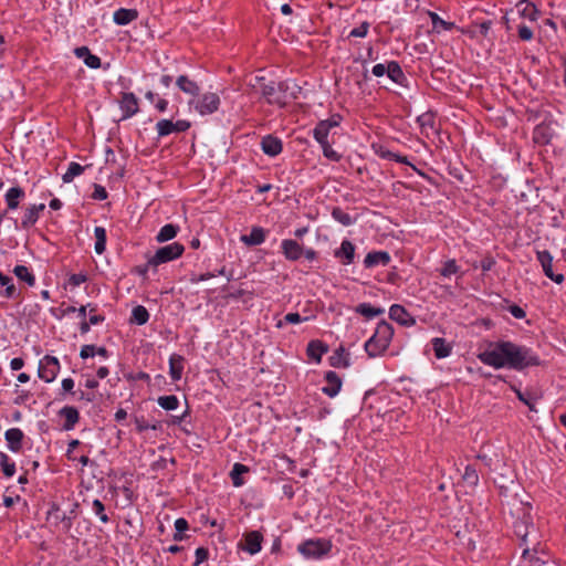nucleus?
Listing matches in <instances>:
<instances>
[{
  "mask_svg": "<svg viewBox=\"0 0 566 566\" xmlns=\"http://www.w3.org/2000/svg\"><path fill=\"white\" fill-rule=\"evenodd\" d=\"M119 108L123 112L122 119H127L138 113V98L134 93H123L119 101Z\"/></svg>",
  "mask_w": 566,
  "mask_h": 566,
  "instance_id": "9b49d317",
  "label": "nucleus"
},
{
  "mask_svg": "<svg viewBox=\"0 0 566 566\" xmlns=\"http://www.w3.org/2000/svg\"><path fill=\"white\" fill-rule=\"evenodd\" d=\"M332 217L335 221H337L344 227L352 226L356 221V218L352 217L349 213H347L340 208H334L332 211Z\"/></svg>",
  "mask_w": 566,
  "mask_h": 566,
  "instance_id": "f704fd0d",
  "label": "nucleus"
},
{
  "mask_svg": "<svg viewBox=\"0 0 566 566\" xmlns=\"http://www.w3.org/2000/svg\"><path fill=\"white\" fill-rule=\"evenodd\" d=\"M248 471H249V469L244 464L235 463L233 465L230 475L232 479V483L235 488L243 485L244 481L241 479V475L243 473H247Z\"/></svg>",
  "mask_w": 566,
  "mask_h": 566,
  "instance_id": "ea45409f",
  "label": "nucleus"
},
{
  "mask_svg": "<svg viewBox=\"0 0 566 566\" xmlns=\"http://www.w3.org/2000/svg\"><path fill=\"white\" fill-rule=\"evenodd\" d=\"M391 256L386 251H371L367 253L364 259V265L366 269H371L378 265L386 266L389 264Z\"/></svg>",
  "mask_w": 566,
  "mask_h": 566,
  "instance_id": "6ab92c4d",
  "label": "nucleus"
},
{
  "mask_svg": "<svg viewBox=\"0 0 566 566\" xmlns=\"http://www.w3.org/2000/svg\"><path fill=\"white\" fill-rule=\"evenodd\" d=\"M24 197V191L20 187H11L8 189L4 199L8 206V209L15 210L19 207V200Z\"/></svg>",
  "mask_w": 566,
  "mask_h": 566,
  "instance_id": "cd10ccee",
  "label": "nucleus"
},
{
  "mask_svg": "<svg viewBox=\"0 0 566 566\" xmlns=\"http://www.w3.org/2000/svg\"><path fill=\"white\" fill-rule=\"evenodd\" d=\"M92 511L102 523H107L109 521L107 514L105 513V506L99 500L96 499L92 502Z\"/></svg>",
  "mask_w": 566,
  "mask_h": 566,
  "instance_id": "a18cd8bd",
  "label": "nucleus"
},
{
  "mask_svg": "<svg viewBox=\"0 0 566 566\" xmlns=\"http://www.w3.org/2000/svg\"><path fill=\"white\" fill-rule=\"evenodd\" d=\"M184 357L177 354H172L169 357V375L175 381L180 380L184 371Z\"/></svg>",
  "mask_w": 566,
  "mask_h": 566,
  "instance_id": "a878e982",
  "label": "nucleus"
},
{
  "mask_svg": "<svg viewBox=\"0 0 566 566\" xmlns=\"http://www.w3.org/2000/svg\"><path fill=\"white\" fill-rule=\"evenodd\" d=\"M307 317H302L298 313H287L284 316V322L289 324H298L302 322H306Z\"/></svg>",
  "mask_w": 566,
  "mask_h": 566,
  "instance_id": "5fc2aeb1",
  "label": "nucleus"
},
{
  "mask_svg": "<svg viewBox=\"0 0 566 566\" xmlns=\"http://www.w3.org/2000/svg\"><path fill=\"white\" fill-rule=\"evenodd\" d=\"M340 124V117L334 115L327 119L319 120L313 129V137L318 144L329 143L332 132Z\"/></svg>",
  "mask_w": 566,
  "mask_h": 566,
  "instance_id": "1a4fd4ad",
  "label": "nucleus"
},
{
  "mask_svg": "<svg viewBox=\"0 0 566 566\" xmlns=\"http://www.w3.org/2000/svg\"><path fill=\"white\" fill-rule=\"evenodd\" d=\"M537 260L541 263L542 269L547 277L558 284L564 281L563 274H555L553 272V256L548 251H538Z\"/></svg>",
  "mask_w": 566,
  "mask_h": 566,
  "instance_id": "f8f14e48",
  "label": "nucleus"
},
{
  "mask_svg": "<svg viewBox=\"0 0 566 566\" xmlns=\"http://www.w3.org/2000/svg\"><path fill=\"white\" fill-rule=\"evenodd\" d=\"M476 357L482 364L494 369L522 370L539 365L538 356L531 348L509 340L489 342Z\"/></svg>",
  "mask_w": 566,
  "mask_h": 566,
  "instance_id": "f257e3e1",
  "label": "nucleus"
},
{
  "mask_svg": "<svg viewBox=\"0 0 566 566\" xmlns=\"http://www.w3.org/2000/svg\"><path fill=\"white\" fill-rule=\"evenodd\" d=\"M138 17L135 9L119 8L113 14V20L117 25H127Z\"/></svg>",
  "mask_w": 566,
  "mask_h": 566,
  "instance_id": "5701e85b",
  "label": "nucleus"
},
{
  "mask_svg": "<svg viewBox=\"0 0 566 566\" xmlns=\"http://www.w3.org/2000/svg\"><path fill=\"white\" fill-rule=\"evenodd\" d=\"M368 30H369V23L365 21L360 25L354 28L349 32V36L365 38L368 33Z\"/></svg>",
  "mask_w": 566,
  "mask_h": 566,
  "instance_id": "603ef678",
  "label": "nucleus"
},
{
  "mask_svg": "<svg viewBox=\"0 0 566 566\" xmlns=\"http://www.w3.org/2000/svg\"><path fill=\"white\" fill-rule=\"evenodd\" d=\"M264 83H265L264 77H262V76H255V77H253V78L250 81L249 85L251 86V88H252L255 93H259V94H260V93H261V87H262V85H263Z\"/></svg>",
  "mask_w": 566,
  "mask_h": 566,
  "instance_id": "bf43d9fd",
  "label": "nucleus"
},
{
  "mask_svg": "<svg viewBox=\"0 0 566 566\" xmlns=\"http://www.w3.org/2000/svg\"><path fill=\"white\" fill-rule=\"evenodd\" d=\"M135 423H136V429L139 431V432H143V431H146V430H156L157 429V426L155 424H149L146 420L144 419H136L135 420Z\"/></svg>",
  "mask_w": 566,
  "mask_h": 566,
  "instance_id": "680f3d73",
  "label": "nucleus"
},
{
  "mask_svg": "<svg viewBox=\"0 0 566 566\" xmlns=\"http://www.w3.org/2000/svg\"><path fill=\"white\" fill-rule=\"evenodd\" d=\"M289 88L287 82H265L261 87V96L266 99L269 104L284 106L286 103V91Z\"/></svg>",
  "mask_w": 566,
  "mask_h": 566,
  "instance_id": "423d86ee",
  "label": "nucleus"
},
{
  "mask_svg": "<svg viewBox=\"0 0 566 566\" xmlns=\"http://www.w3.org/2000/svg\"><path fill=\"white\" fill-rule=\"evenodd\" d=\"M178 226L172 223L165 224L156 235L158 242H166L174 239L178 233Z\"/></svg>",
  "mask_w": 566,
  "mask_h": 566,
  "instance_id": "2f4dec72",
  "label": "nucleus"
},
{
  "mask_svg": "<svg viewBox=\"0 0 566 566\" xmlns=\"http://www.w3.org/2000/svg\"><path fill=\"white\" fill-rule=\"evenodd\" d=\"M263 536L259 531H251L244 535L243 551L250 555L258 554L262 548Z\"/></svg>",
  "mask_w": 566,
  "mask_h": 566,
  "instance_id": "a211bd4d",
  "label": "nucleus"
},
{
  "mask_svg": "<svg viewBox=\"0 0 566 566\" xmlns=\"http://www.w3.org/2000/svg\"><path fill=\"white\" fill-rule=\"evenodd\" d=\"M432 349L434 352V356L438 359L446 358L451 355L452 347L449 345L444 338L434 337L431 340Z\"/></svg>",
  "mask_w": 566,
  "mask_h": 566,
  "instance_id": "bb28decb",
  "label": "nucleus"
},
{
  "mask_svg": "<svg viewBox=\"0 0 566 566\" xmlns=\"http://www.w3.org/2000/svg\"><path fill=\"white\" fill-rule=\"evenodd\" d=\"M92 198L95 200H105L107 198L106 189L103 186L95 184Z\"/></svg>",
  "mask_w": 566,
  "mask_h": 566,
  "instance_id": "6e6d98bb",
  "label": "nucleus"
},
{
  "mask_svg": "<svg viewBox=\"0 0 566 566\" xmlns=\"http://www.w3.org/2000/svg\"><path fill=\"white\" fill-rule=\"evenodd\" d=\"M387 76L395 83L399 85H403L405 81L407 80L406 75L403 74L400 65L396 61H390L387 64Z\"/></svg>",
  "mask_w": 566,
  "mask_h": 566,
  "instance_id": "c85d7f7f",
  "label": "nucleus"
},
{
  "mask_svg": "<svg viewBox=\"0 0 566 566\" xmlns=\"http://www.w3.org/2000/svg\"><path fill=\"white\" fill-rule=\"evenodd\" d=\"M326 352L327 348L318 340H313L307 346L308 356L317 363L321 361L323 354Z\"/></svg>",
  "mask_w": 566,
  "mask_h": 566,
  "instance_id": "72a5a7b5",
  "label": "nucleus"
},
{
  "mask_svg": "<svg viewBox=\"0 0 566 566\" xmlns=\"http://www.w3.org/2000/svg\"><path fill=\"white\" fill-rule=\"evenodd\" d=\"M0 285L4 286V291L2 292V296L6 298H17L19 296V292L15 285L12 282L10 276L4 275L0 272Z\"/></svg>",
  "mask_w": 566,
  "mask_h": 566,
  "instance_id": "c756f323",
  "label": "nucleus"
},
{
  "mask_svg": "<svg viewBox=\"0 0 566 566\" xmlns=\"http://www.w3.org/2000/svg\"><path fill=\"white\" fill-rule=\"evenodd\" d=\"M158 405L165 410H175L179 406V400L176 396H161L157 400Z\"/></svg>",
  "mask_w": 566,
  "mask_h": 566,
  "instance_id": "37998d69",
  "label": "nucleus"
},
{
  "mask_svg": "<svg viewBox=\"0 0 566 566\" xmlns=\"http://www.w3.org/2000/svg\"><path fill=\"white\" fill-rule=\"evenodd\" d=\"M1 467L6 476H13L15 472V463L4 453L1 454Z\"/></svg>",
  "mask_w": 566,
  "mask_h": 566,
  "instance_id": "de8ad7c7",
  "label": "nucleus"
},
{
  "mask_svg": "<svg viewBox=\"0 0 566 566\" xmlns=\"http://www.w3.org/2000/svg\"><path fill=\"white\" fill-rule=\"evenodd\" d=\"M459 272V266L457 265L455 260H448L444 262L443 266L440 270V274L444 277H450L453 274Z\"/></svg>",
  "mask_w": 566,
  "mask_h": 566,
  "instance_id": "09e8293b",
  "label": "nucleus"
},
{
  "mask_svg": "<svg viewBox=\"0 0 566 566\" xmlns=\"http://www.w3.org/2000/svg\"><path fill=\"white\" fill-rule=\"evenodd\" d=\"M184 245L174 242L159 248L156 253L148 260V265L157 266L159 264L172 261L184 253Z\"/></svg>",
  "mask_w": 566,
  "mask_h": 566,
  "instance_id": "0eeeda50",
  "label": "nucleus"
},
{
  "mask_svg": "<svg viewBox=\"0 0 566 566\" xmlns=\"http://www.w3.org/2000/svg\"><path fill=\"white\" fill-rule=\"evenodd\" d=\"M87 280V276L83 273H76L72 274L69 279V282L73 286H80L82 283H84Z\"/></svg>",
  "mask_w": 566,
  "mask_h": 566,
  "instance_id": "0e129e2a",
  "label": "nucleus"
},
{
  "mask_svg": "<svg viewBox=\"0 0 566 566\" xmlns=\"http://www.w3.org/2000/svg\"><path fill=\"white\" fill-rule=\"evenodd\" d=\"M281 249H282V253L283 255L289 260V261H297L300 258L303 256V248L302 245L295 241V240H292V239H284L282 242H281Z\"/></svg>",
  "mask_w": 566,
  "mask_h": 566,
  "instance_id": "2eb2a0df",
  "label": "nucleus"
},
{
  "mask_svg": "<svg viewBox=\"0 0 566 566\" xmlns=\"http://www.w3.org/2000/svg\"><path fill=\"white\" fill-rule=\"evenodd\" d=\"M176 85L179 87L180 91H182L185 94L193 96V98L199 95V85L186 75L178 76Z\"/></svg>",
  "mask_w": 566,
  "mask_h": 566,
  "instance_id": "b1692460",
  "label": "nucleus"
},
{
  "mask_svg": "<svg viewBox=\"0 0 566 566\" xmlns=\"http://www.w3.org/2000/svg\"><path fill=\"white\" fill-rule=\"evenodd\" d=\"M518 36L524 41H530L533 38V31L526 25H520Z\"/></svg>",
  "mask_w": 566,
  "mask_h": 566,
  "instance_id": "69168bd1",
  "label": "nucleus"
},
{
  "mask_svg": "<svg viewBox=\"0 0 566 566\" xmlns=\"http://www.w3.org/2000/svg\"><path fill=\"white\" fill-rule=\"evenodd\" d=\"M266 231L261 227H253L249 234H242L240 237L241 242L245 245L254 247L260 245L265 241Z\"/></svg>",
  "mask_w": 566,
  "mask_h": 566,
  "instance_id": "412c9836",
  "label": "nucleus"
},
{
  "mask_svg": "<svg viewBox=\"0 0 566 566\" xmlns=\"http://www.w3.org/2000/svg\"><path fill=\"white\" fill-rule=\"evenodd\" d=\"M220 97L217 93L207 92L188 102L189 108L196 111L201 116L211 115L219 109Z\"/></svg>",
  "mask_w": 566,
  "mask_h": 566,
  "instance_id": "39448f33",
  "label": "nucleus"
},
{
  "mask_svg": "<svg viewBox=\"0 0 566 566\" xmlns=\"http://www.w3.org/2000/svg\"><path fill=\"white\" fill-rule=\"evenodd\" d=\"M13 273L19 280L24 281L29 286H33L35 284L34 275L29 271V269L25 265L14 266Z\"/></svg>",
  "mask_w": 566,
  "mask_h": 566,
  "instance_id": "e433bc0d",
  "label": "nucleus"
},
{
  "mask_svg": "<svg viewBox=\"0 0 566 566\" xmlns=\"http://www.w3.org/2000/svg\"><path fill=\"white\" fill-rule=\"evenodd\" d=\"M261 149L270 157H275L282 153V140L273 135H266L261 139Z\"/></svg>",
  "mask_w": 566,
  "mask_h": 566,
  "instance_id": "f3484780",
  "label": "nucleus"
},
{
  "mask_svg": "<svg viewBox=\"0 0 566 566\" xmlns=\"http://www.w3.org/2000/svg\"><path fill=\"white\" fill-rule=\"evenodd\" d=\"M334 256L344 265H349L355 259V245L347 239H344L340 247L334 251Z\"/></svg>",
  "mask_w": 566,
  "mask_h": 566,
  "instance_id": "ddd939ff",
  "label": "nucleus"
},
{
  "mask_svg": "<svg viewBox=\"0 0 566 566\" xmlns=\"http://www.w3.org/2000/svg\"><path fill=\"white\" fill-rule=\"evenodd\" d=\"M196 560L192 566H199L209 557V551L205 547H198L195 552Z\"/></svg>",
  "mask_w": 566,
  "mask_h": 566,
  "instance_id": "864d4df0",
  "label": "nucleus"
},
{
  "mask_svg": "<svg viewBox=\"0 0 566 566\" xmlns=\"http://www.w3.org/2000/svg\"><path fill=\"white\" fill-rule=\"evenodd\" d=\"M516 395H517L518 399L523 403H525L532 411H536V409H535L536 397H534L530 392H523L521 390H516Z\"/></svg>",
  "mask_w": 566,
  "mask_h": 566,
  "instance_id": "3c124183",
  "label": "nucleus"
},
{
  "mask_svg": "<svg viewBox=\"0 0 566 566\" xmlns=\"http://www.w3.org/2000/svg\"><path fill=\"white\" fill-rule=\"evenodd\" d=\"M60 415L65 419V422L63 424V428L65 430H72L80 419V413L77 409L71 406L63 407L60 410Z\"/></svg>",
  "mask_w": 566,
  "mask_h": 566,
  "instance_id": "393cba45",
  "label": "nucleus"
},
{
  "mask_svg": "<svg viewBox=\"0 0 566 566\" xmlns=\"http://www.w3.org/2000/svg\"><path fill=\"white\" fill-rule=\"evenodd\" d=\"M85 65L91 69H98L101 66V59L97 55L90 54L84 61Z\"/></svg>",
  "mask_w": 566,
  "mask_h": 566,
  "instance_id": "13d9d810",
  "label": "nucleus"
},
{
  "mask_svg": "<svg viewBox=\"0 0 566 566\" xmlns=\"http://www.w3.org/2000/svg\"><path fill=\"white\" fill-rule=\"evenodd\" d=\"M389 317L402 326H412L416 319L399 304H394L389 308Z\"/></svg>",
  "mask_w": 566,
  "mask_h": 566,
  "instance_id": "4468645a",
  "label": "nucleus"
},
{
  "mask_svg": "<svg viewBox=\"0 0 566 566\" xmlns=\"http://www.w3.org/2000/svg\"><path fill=\"white\" fill-rule=\"evenodd\" d=\"M462 478H463L464 482L471 486H475L479 483V474H478L476 470L471 465L465 467Z\"/></svg>",
  "mask_w": 566,
  "mask_h": 566,
  "instance_id": "49530a36",
  "label": "nucleus"
},
{
  "mask_svg": "<svg viewBox=\"0 0 566 566\" xmlns=\"http://www.w3.org/2000/svg\"><path fill=\"white\" fill-rule=\"evenodd\" d=\"M329 359H331V365L334 367H345L346 368L349 366L348 354H346L343 348L336 350L331 356Z\"/></svg>",
  "mask_w": 566,
  "mask_h": 566,
  "instance_id": "a19ab883",
  "label": "nucleus"
},
{
  "mask_svg": "<svg viewBox=\"0 0 566 566\" xmlns=\"http://www.w3.org/2000/svg\"><path fill=\"white\" fill-rule=\"evenodd\" d=\"M61 369L59 359L55 356L45 355L39 361L38 376L45 382H52Z\"/></svg>",
  "mask_w": 566,
  "mask_h": 566,
  "instance_id": "6e6552de",
  "label": "nucleus"
},
{
  "mask_svg": "<svg viewBox=\"0 0 566 566\" xmlns=\"http://www.w3.org/2000/svg\"><path fill=\"white\" fill-rule=\"evenodd\" d=\"M264 83H265L264 77H262V76H255V77H253V78L250 81L249 85L251 86V88H252L255 93H259V94H260V93H261V87H262V85H263Z\"/></svg>",
  "mask_w": 566,
  "mask_h": 566,
  "instance_id": "052dcab7",
  "label": "nucleus"
},
{
  "mask_svg": "<svg viewBox=\"0 0 566 566\" xmlns=\"http://www.w3.org/2000/svg\"><path fill=\"white\" fill-rule=\"evenodd\" d=\"M492 22L490 20L483 21L481 23H476L474 28L470 31L472 38H486L491 30Z\"/></svg>",
  "mask_w": 566,
  "mask_h": 566,
  "instance_id": "79ce46f5",
  "label": "nucleus"
},
{
  "mask_svg": "<svg viewBox=\"0 0 566 566\" xmlns=\"http://www.w3.org/2000/svg\"><path fill=\"white\" fill-rule=\"evenodd\" d=\"M8 448L12 452H19L22 448L23 432L19 428L8 429L4 433Z\"/></svg>",
  "mask_w": 566,
  "mask_h": 566,
  "instance_id": "4be33fe9",
  "label": "nucleus"
},
{
  "mask_svg": "<svg viewBox=\"0 0 566 566\" xmlns=\"http://www.w3.org/2000/svg\"><path fill=\"white\" fill-rule=\"evenodd\" d=\"M429 17L436 31L451 30L454 25L452 22H447L441 19L436 12H429Z\"/></svg>",
  "mask_w": 566,
  "mask_h": 566,
  "instance_id": "c03bdc74",
  "label": "nucleus"
},
{
  "mask_svg": "<svg viewBox=\"0 0 566 566\" xmlns=\"http://www.w3.org/2000/svg\"><path fill=\"white\" fill-rule=\"evenodd\" d=\"M384 308L381 307H375L369 303H360L356 307V313L367 317V318H374L376 316H379L384 313Z\"/></svg>",
  "mask_w": 566,
  "mask_h": 566,
  "instance_id": "7c9ffc66",
  "label": "nucleus"
},
{
  "mask_svg": "<svg viewBox=\"0 0 566 566\" xmlns=\"http://www.w3.org/2000/svg\"><path fill=\"white\" fill-rule=\"evenodd\" d=\"M514 532L522 541V545L528 546L530 543L537 542V532L533 525L532 516L527 509H524L523 515L514 523ZM528 552V547L523 549V555Z\"/></svg>",
  "mask_w": 566,
  "mask_h": 566,
  "instance_id": "7ed1b4c3",
  "label": "nucleus"
},
{
  "mask_svg": "<svg viewBox=\"0 0 566 566\" xmlns=\"http://www.w3.org/2000/svg\"><path fill=\"white\" fill-rule=\"evenodd\" d=\"M371 73L376 77H381L385 74H387V65H385L382 63L376 64V65L373 66Z\"/></svg>",
  "mask_w": 566,
  "mask_h": 566,
  "instance_id": "774afa93",
  "label": "nucleus"
},
{
  "mask_svg": "<svg viewBox=\"0 0 566 566\" xmlns=\"http://www.w3.org/2000/svg\"><path fill=\"white\" fill-rule=\"evenodd\" d=\"M149 319V313L143 305H137L132 311V321L137 325H144Z\"/></svg>",
  "mask_w": 566,
  "mask_h": 566,
  "instance_id": "58836bf2",
  "label": "nucleus"
},
{
  "mask_svg": "<svg viewBox=\"0 0 566 566\" xmlns=\"http://www.w3.org/2000/svg\"><path fill=\"white\" fill-rule=\"evenodd\" d=\"M87 310H90V313H93V312H95V306H93L91 303H88L86 305H82L81 307L76 308L75 313H77V316L82 321H85L86 314H87Z\"/></svg>",
  "mask_w": 566,
  "mask_h": 566,
  "instance_id": "e2e57ef3",
  "label": "nucleus"
},
{
  "mask_svg": "<svg viewBox=\"0 0 566 566\" xmlns=\"http://www.w3.org/2000/svg\"><path fill=\"white\" fill-rule=\"evenodd\" d=\"M45 209L44 203L32 205L25 209L24 214L21 220V228L29 229L36 223L39 220L40 213Z\"/></svg>",
  "mask_w": 566,
  "mask_h": 566,
  "instance_id": "aec40b11",
  "label": "nucleus"
},
{
  "mask_svg": "<svg viewBox=\"0 0 566 566\" xmlns=\"http://www.w3.org/2000/svg\"><path fill=\"white\" fill-rule=\"evenodd\" d=\"M322 150H323V155L332 160V161H339L342 156L332 148V145L331 143H324V144H319Z\"/></svg>",
  "mask_w": 566,
  "mask_h": 566,
  "instance_id": "8fccbe9b",
  "label": "nucleus"
},
{
  "mask_svg": "<svg viewBox=\"0 0 566 566\" xmlns=\"http://www.w3.org/2000/svg\"><path fill=\"white\" fill-rule=\"evenodd\" d=\"M517 9L521 15L524 17L525 19H528L530 21H534L537 19L538 11L534 4L521 1L517 4Z\"/></svg>",
  "mask_w": 566,
  "mask_h": 566,
  "instance_id": "c9c22d12",
  "label": "nucleus"
},
{
  "mask_svg": "<svg viewBox=\"0 0 566 566\" xmlns=\"http://www.w3.org/2000/svg\"><path fill=\"white\" fill-rule=\"evenodd\" d=\"M84 171V167L80 164L72 161L69 164L67 170L62 176V180L65 184H70L73 181V179L77 176H80Z\"/></svg>",
  "mask_w": 566,
  "mask_h": 566,
  "instance_id": "4c0bfd02",
  "label": "nucleus"
},
{
  "mask_svg": "<svg viewBox=\"0 0 566 566\" xmlns=\"http://www.w3.org/2000/svg\"><path fill=\"white\" fill-rule=\"evenodd\" d=\"M394 336V327L382 321L377 324L375 333L365 343L364 348L369 358L381 356L389 347Z\"/></svg>",
  "mask_w": 566,
  "mask_h": 566,
  "instance_id": "f03ea898",
  "label": "nucleus"
},
{
  "mask_svg": "<svg viewBox=\"0 0 566 566\" xmlns=\"http://www.w3.org/2000/svg\"><path fill=\"white\" fill-rule=\"evenodd\" d=\"M95 245L94 250L97 254H103L106 249V230L103 227H95Z\"/></svg>",
  "mask_w": 566,
  "mask_h": 566,
  "instance_id": "473e14b6",
  "label": "nucleus"
},
{
  "mask_svg": "<svg viewBox=\"0 0 566 566\" xmlns=\"http://www.w3.org/2000/svg\"><path fill=\"white\" fill-rule=\"evenodd\" d=\"M332 549V543L326 538H310L297 546V552L306 559H321Z\"/></svg>",
  "mask_w": 566,
  "mask_h": 566,
  "instance_id": "20e7f679",
  "label": "nucleus"
},
{
  "mask_svg": "<svg viewBox=\"0 0 566 566\" xmlns=\"http://www.w3.org/2000/svg\"><path fill=\"white\" fill-rule=\"evenodd\" d=\"M375 153L382 159H388V160H391V158L394 157V153L386 149L384 146H373Z\"/></svg>",
  "mask_w": 566,
  "mask_h": 566,
  "instance_id": "4d7b16f0",
  "label": "nucleus"
},
{
  "mask_svg": "<svg viewBox=\"0 0 566 566\" xmlns=\"http://www.w3.org/2000/svg\"><path fill=\"white\" fill-rule=\"evenodd\" d=\"M95 355V346L94 345H84L81 348L80 356L83 359L93 357Z\"/></svg>",
  "mask_w": 566,
  "mask_h": 566,
  "instance_id": "338daca9",
  "label": "nucleus"
},
{
  "mask_svg": "<svg viewBox=\"0 0 566 566\" xmlns=\"http://www.w3.org/2000/svg\"><path fill=\"white\" fill-rule=\"evenodd\" d=\"M189 127L190 123L185 119H179L177 122H172L170 119H160L156 124L158 137H165L172 133H182L188 130Z\"/></svg>",
  "mask_w": 566,
  "mask_h": 566,
  "instance_id": "9d476101",
  "label": "nucleus"
},
{
  "mask_svg": "<svg viewBox=\"0 0 566 566\" xmlns=\"http://www.w3.org/2000/svg\"><path fill=\"white\" fill-rule=\"evenodd\" d=\"M325 386L322 388V391L331 397L334 398L338 395L342 388V379L335 371H327L325 374Z\"/></svg>",
  "mask_w": 566,
  "mask_h": 566,
  "instance_id": "dca6fc26",
  "label": "nucleus"
}]
</instances>
